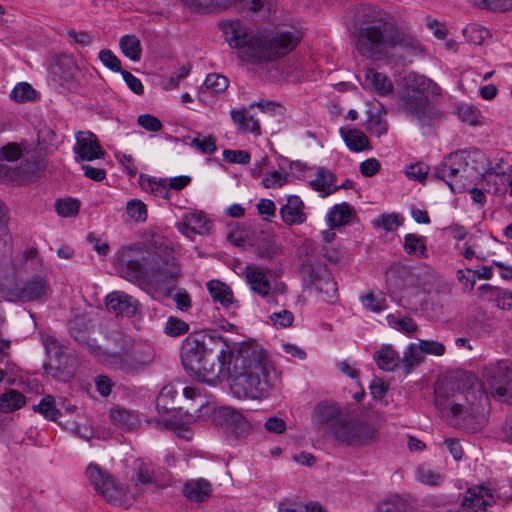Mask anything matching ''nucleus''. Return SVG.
Masks as SVG:
<instances>
[{"label": "nucleus", "mask_w": 512, "mask_h": 512, "mask_svg": "<svg viewBox=\"0 0 512 512\" xmlns=\"http://www.w3.org/2000/svg\"><path fill=\"white\" fill-rule=\"evenodd\" d=\"M181 361L188 374L200 382L213 384L220 376L227 377L238 399H265L280 382L262 348L249 343L236 346L216 331L189 334L181 347Z\"/></svg>", "instance_id": "nucleus-1"}, {"label": "nucleus", "mask_w": 512, "mask_h": 512, "mask_svg": "<svg viewBox=\"0 0 512 512\" xmlns=\"http://www.w3.org/2000/svg\"><path fill=\"white\" fill-rule=\"evenodd\" d=\"M353 21L355 48L367 59H382L396 47L413 54L421 51L419 42L411 34L401 31L394 19L377 6L356 7Z\"/></svg>", "instance_id": "nucleus-2"}, {"label": "nucleus", "mask_w": 512, "mask_h": 512, "mask_svg": "<svg viewBox=\"0 0 512 512\" xmlns=\"http://www.w3.org/2000/svg\"><path fill=\"white\" fill-rule=\"evenodd\" d=\"M122 277L140 286L156 288L180 276L174 249L164 240L149 247L140 244L123 247L114 260Z\"/></svg>", "instance_id": "nucleus-3"}, {"label": "nucleus", "mask_w": 512, "mask_h": 512, "mask_svg": "<svg viewBox=\"0 0 512 512\" xmlns=\"http://www.w3.org/2000/svg\"><path fill=\"white\" fill-rule=\"evenodd\" d=\"M434 394L435 407L449 425L477 432L486 424L489 400L479 386L463 390L458 382L443 380Z\"/></svg>", "instance_id": "nucleus-4"}, {"label": "nucleus", "mask_w": 512, "mask_h": 512, "mask_svg": "<svg viewBox=\"0 0 512 512\" xmlns=\"http://www.w3.org/2000/svg\"><path fill=\"white\" fill-rule=\"evenodd\" d=\"M226 42L232 48H239L238 56L253 64L271 62L290 53L299 43L297 31L260 32L248 36L246 27L239 20L220 23Z\"/></svg>", "instance_id": "nucleus-5"}, {"label": "nucleus", "mask_w": 512, "mask_h": 512, "mask_svg": "<svg viewBox=\"0 0 512 512\" xmlns=\"http://www.w3.org/2000/svg\"><path fill=\"white\" fill-rule=\"evenodd\" d=\"M438 90L431 79L411 74L400 96V108L408 117L424 125L430 120L429 97L437 94Z\"/></svg>", "instance_id": "nucleus-6"}, {"label": "nucleus", "mask_w": 512, "mask_h": 512, "mask_svg": "<svg viewBox=\"0 0 512 512\" xmlns=\"http://www.w3.org/2000/svg\"><path fill=\"white\" fill-rule=\"evenodd\" d=\"M52 294L48 279L43 275H33L20 287H7L2 289L5 300L10 302H44Z\"/></svg>", "instance_id": "nucleus-7"}, {"label": "nucleus", "mask_w": 512, "mask_h": 512, "mask_svg": "<svg viewBox=\"0 0 512 512\" xmlns=\"http://www.w3.org/2000/svg\"><path fill=\"white\" fill-rule=\"evenodd\" d=\"M86 475L96 492L107 502L119 506L127 504L126 489L123 485L118 484L109 473L101 469L99 465L89 464Z\"/></svg>", "instance_id": "nucleus-8"}, {"label": "nucleus", "mask_w": 512, "mask_h": 512, "mask_svg": "<svg viewBox=\"0 0 512 512\" xmlns=\"http://www.w3.org/2000/svg\"><path fill=\"white\" fill-rule=\"evenodd\" d=\"M467 162L458 153H450L441 163L433 168L431 177L444 181L454 193H462L466 184L462 179V173L466 171Z\"/></svg>", "instance_id": "nucleus-9"}, {"label": "nucleus", "mask_w": 512, "mask_h": 512, "mask_svg": "<svg viewBox=\"0 0 512 512\" xmlns=\"http://www.w3.org/2000/svg\"><path fill=\"white\" fill-rule=\"evenodd\" d=\"M303 271L308 275L310 283L323 294L326 302L334 303L337 300V284L326 266L307 262Z\"/></svg>", "instance_id": "nucleus-10"}, {"label": "nucleus", "mask_w": 512, "mask_h": 512, "mask_svg": "<svg viewBox=\"0 0 512 512\" xmlns=\"http://www.w3.org/2000/svg\"><path fill=\"white\" fill-rule=\"evenodd\" d=\"M489 386L500 401L512 405V364L499 363L492 370Z\"/></svg>", "instance_id": "nucleus-11"}, {"label": "nucleus", "mask_w": 512, "mask_h": 512, "mask_svg": "<svg viewBox=\"0 0 512 512\" xmlns=\"http://www.w3.org/2000/svg\"><path fill=\"white\" fill-rule=\"evenodd\" d=\"M50 73L54 82L68 89L76 88L79 67L71 57H58L51 65Z\"/></svg>", "instance_id": "nucleus-12"}, {"label": "nucleus", "mask_w": 512, "mask_h": 512, "mask_svg": "<svg viewBox=\"0 0 512 512\" xmlns=\"http://www.w3.org/2000/svg\"><path fill=\"white\" fill-rule=\"evenodd\" d=\"M74 152L77 155V159L82 161L101 159L105 155V151L100 146L97 137L91 132L77 133Z\"/></svg>", "instance_id": "nucleus-13"}, {"label": "nucleus", "mask_w": 512, "mask_h": 512, "mask_svg": "<svg viewBox=\"0 0 512 512\" xmlns=\"http://www.w3.org/2000/svg\"><path fill=\"white\" fill-rule=\"evenodd\" d=\"M493 495L490 489L485 486H477L467 491L463 498L458 512H480L485 511L493 504Z\"/></svg>", "instance_id": "nucleus-14"}, {"label": "nucleus", "mask_w": 512, "mask_h": 512, "mask_svg": "<svg viewBox=\"0 0 512 512\" xmlns=\"http://www.w3.org/2000/svg\"><path fill=\"white\" fill-rule=\"evenodd\" d=\"M210 224V221L202 211L195 210L185 212L181 220L176 223V228L186 237H191L194 234L208 233Z\"/></svg>", "instance_id": "nucleus-15"}, {"label": "nucleus", "mask_w": 512, "mask_h": 512, "mask_svg": "<svg viewBox=\"0 0 512 512\" xmlns=\"http://www.w3.org/2000/svg\"><path fill=\"white\" fill-rule=\"evenodd\" d=\"M341 408L334 402L322 401L318 403L312 412V423L319 429L325 426L331 427V424L340 419Z\"/></svg>", "instance_id": "nucleus-16"}, {"label": "nucleus", "mask_w": 512, "mask_h": 512, "mask_svg": "<svg viewBox=\"0 0 512 512\" xmlns=\"http://www.w3.org/2000/svg\"><path fill=\"white\" fill-rule=\"evenodd\" d=\"M106 306L116 315L133 317L137 312L136 301L132 296L120 291H114L106 297Z\"/></svg>", "instance_id": "nucleus-17"}, {"label": "nucleus", "mask_w": 512, "mask_h": 512, "mask_svg": "<svg viewBox=\"0 0 512 512\" xmlns=\"http://www.w3.org/2000/svg\"><path fill=\"white\" fill-rule=\"evenodd\" d=\"M279 213L283 222L287 225L302 224L306 221L304 203L296 195L287 198V203L280 208Z\"/></svg>", "instance_id": "nucleus-18"}, {"label": "nucleus", "mask_w": 512, "mask_h": 512, "mask_svg": "<svg viewBox=\"0 0 512 512\" xmlns=\"http://www.w3.org/2000/svg\"><path fill=\"white\" fill-rule=\"evenodd\" d=\"M352 428L350 446H365L378 439V430L369 422L353 420Z\"/></svg>", "instance_id": "nucleus-19"}, {"label": "nucleus", "mask_w": 512, "mask_h": 512, "mask_svg": "<svg viewBox=\"0 0 512 512\" xmlns=\"http://www.w3.org/2000/svg\"><path fill=\"white\" fill-rule=\"evenodd\" d=\"M245 279L252 291L262 297L269 295L271 284L262 268L254 265H248L245 268Z\"/></svg>", "instance_id": "nucleus-20"}, {"label": "nucleus", "mask_w": 512, "mask_h": 512, "mask_svg": "<svg viewBox=\"0 0 512 512\" xmlns=\"http://www.w3.org/2000/svg\"><path fill=\"white\" fill-rule=\"evenodd\" d=\"M231 118L238 130L242 133H252L255 136L261 134V126L259 120L254 117L248 108L232 109Z\"/></svg>", "instance_id": "nucleus-21"}, {"label": "nucleus", "mask_w": 512, "mask_h": 512, "mask_svg": "<svg viewBox=\"0 0 512 512\" xmlns=\"http://www.w3.org/2000/svg\"><path fill=\"white\" fill-rule=\"evenodd\" d=\"M215 417L221 424L233 426L236 433H244L249 429V424L242 413L230 406H222L215 412Z\"/></svg>", "instance_id": "nucleus-22"}, {"label": "nucleus", "mask_w": 512, "mask_h": 512, "mask_svg": "<svg viewBox=\"0 0 512 512\" xmlns=\"http://www.w3.org/2000/svg\"><path fill=\"white\" fill-rule=\"evenodd\" d=\"M364 81L366 86L381 96H386L393 92V84L390 79L374 69L368 68L365 70Z\"/></svg>", "instance_id": "nucleus-23"}, {"label": "nucleus", "mask_w": 512, "mask_h": 512, "mask_svg": "<svg viewBox=\"0 0 512 512\" xmlns=\"http://www.w3.org/2000/svg\"><path fill=\"white\" fill-rule=\"evenodd\" d=\"M211 493V484L203 479L191 480L184 484L183 494L184 496L195 502L205 501Z\"/></svg>", "instance_id": "nucleus-24"}, {"label": "nucleus", "mask_w": 512, "mask_h": 512, "mask_svg": "<svg viewBox=\"0 0 512 512\" xmlns=\"http://www.w3.org/2000/svg\"><path fill=\"white\" fill-rule=\"evenodd\" d=\"M426 243L425 236L409 233L404 236L403 249L409 256L425 259L428 257Z\"/></svg>", "instance_id": "nucleus-25"}, {"label": "nucleus", "mask_w": 512, "mask_h": 512, "mask_svg": "<svg viewBox=\"0 0 512 512\" xmlns=\"http://www.w3.org/2000/svg\"><path fill=\"white\" fill-rule=\"evenodd\" d=\"M377 366L384 371H393L400 363L401 358L391 345H384L374 353Z\"/></svg>", "instance_id": "nucleus-26"}, {"label": "nucleus", "mask_w": 512, "mask_h": 512, "mask_svg": "<svg viewBox=\"0 0 512 512\" xmlns=\"http://www.w3.org/2000/svg\"><path fill=\"white\" fill-rule=\"evenodd\" d=\"M110 419L115 426L125 431L133 430L139 424L138 416L124 408L111 410Z\"/></svg>", "instance_id": "nucleus-27"}, {"label": "nucleus", "mask_w": 512, "mask_h": 512, "mask_svg": "<svg viewBox=\"0 0 512 512\" xmlns=\"http://www.w3.org/2000/svg\"><path fill=\"white\" fill-rule=\"evenodd\" d=\"M207 289L215 302L228 307L233 303V292L231 288L219 280H211L207 283Z\"/></svg>", "instance_id": "nucleus-28"}, {"label": "nucleus", "mask_w": 512, "mask_h": 512, "mask_svg": "<svg viewBox=\"0 0 512 512\" xmlns=\"http://www.w3.org/2000/svg\"><path fill=\"white\" fill-rule=\"evenodd\" d=\"M340 134L346 146L354 152H360L369 148L367 136L358 129H340Z\"/></svg>", "instance_id": "nucleus-29"}, {"label": "nucleus", "mask_w": 512, "mask_h": 512, "mask_svg": "<svg viewBox=\"0 0 512 512\" xmlns=\"http://www.w3.org/2000/svg\"><path fill=\"white\" fill-rule=\"evenodd\" d=\"M352 424L353 419L340 418L331 424L329 433L336 442L350 446Z\"/></svg>", "instance_id": "nucleus-30"}, {"label": "nucleus", "mask_w": 512, "mask_h": 512, "mask_svg": "<svg viewBox=\"0 0 512 512\" xmlns=\"http://www.w3.org/2000/svg\"><path fill=\"white\" fill-rule=\"evenodd\" d=\"M256 251L258 257L272 259L282 253V247L278 244L275 236L267 234L258 240Z\"/></svg>", "instance_id": "nucleus-31"}, {"label": "nucleus", "mask_w": 512, "mask_h": 512, "mask_svg": "<svg viewBox=\"0 0 512 512\" xmlns=\"http://www.w3.org/2000/svg\"><path fill=\"white\" fill-rule=\"evenodd\" d=\"M353 216V208L342 203L332 207L327 215V221L332 228L340 227L350 222Z\"/></svg>", "instance_id": "nucleus-32"}, {"label": "nucleus", "mask_w": 512, "mask_h": 512, "mask_svg": "<svg viewBox=\"0 0 512 512\" xmlns=\"http://www.w3.org/2000/svg\"><path fill=\"white\" fill-rule=\"evenodd\" d=\"M165 475L167 473L163 475L162 479H159L156 470L150 464L141 463L136 472V480L141 484H153L158 487H164L168 483Z\"/></svg>", "instance_id": "nucleus-33"}, {"label": "nucleus", "mask_w": 512, "mask_h": 512, "mask_svg": "<svg viewBox=\"0 0 512 512\" xmlns=\"http://www.w3.org/2000/svg\"><path fill=\"white\" fill-rule=\"evenodd\" d=\"M335 183V175L324 168H320L317 171L316 178L310 182L313 190L323 192L324 196L331 194L337 190L338 187L330 189Z\"/></svg>", "instance_id": "nucleus-34"}, {"label": "nucleus", "mask_w": 512, "mask_h": 512, "mask_svg": "<svg viewBox=\"0 0 512 512\" xmlns=\"http://www.w3.org/2000/svg\"><path fill=\"white\" fill-rule=\"evenodd\" d=\"M139 184L144 191L149 192L154 196L162 198H168L169 196V190L165 180L163 179L157 180L141 174L139 176Z\"/></svg>", "instance_id": "nucleus-35"}, {"label": "nucleus", "mask_w": 512, "mask_h": 512, "mask_svg": "<svg viewBox=\"0 0 512 512\" xmlns=\"http://www.w3.org/2000/svg\"><path fill=\"white\" fill-rule=\"evenodd\" d=\"M185 6L197 12H213L228 7L230 0H183Z\"/></svg>", "instance_id": "nucleus-36"}, {"label": "nucleus", "mask_w": 512, "mask_h": 512, "mask_svg": "<svg viewBox=\"0 0 512 512\" xmlns=\"http://www.w3.org/2000/svg\"><path fill=\"white\" fill-rule=\"evenodd\" d=\"M424 361V355L421 352L417 343L408 345L401 358V363L406 371L410 373L415 367L419 366Z\"/></svg>", "instance_id": "nucleus-37"}, {"label": "nucleus", "mask_w": 512, "mask_h": 512, "mask_svg": "<svg viewBox=\"0 0 512 512\" xmlns=\"http://www.w3.org/2000/svg\"><path fill=\"white\" fill-rule=\"evenodd\" d=\"M378 512H411V506L406 498L392 495L378 504Z\"/></svg>", "instance_id": "nucleus-38"}, {"label": "nucleus", "mask_w": 512, "mask_h": 512, "mask_svg": "<svg viewBox=\"0 0 512 512\" xmlns=\"http://www.w3.org/2000/svg\"><path fill=\"white\" fill-rule=\"evenodd\" d=\"M25 397L17 390H7L0 398L1 410L5 413L20 409L25 405Z\"/></svg>", "instance_id": "nucleus-39"}, {"label": "nucleus", "mask_w": 512, "mask_h": 512, "mask_svg": "<svg viewBox=\"0 0 512 512\" xmlns=\"http://www.w3.org/2000/svg\"><path fill=\"white\" fill-rule=\"evenodd\" d=\"M120 48L122 53L132 61H139L142 48L140 40L134 35H125L120 39Z\"/></svg>", "instance_id": "nucleus-40"}, {"label": "nucleus", "mask_w": 512, "mask_h": 512, "mask_svg": "<svg viewBox=\"0 0 512 512\" xmlns=\"http://www.w3.org/2000/svg\"><path fill=\"white\" fill-rule=\"evenodd\" d=\"M496 175L491 172H484L482 174L483 183L488 192H492L493 194L505 192L507 190L508 184L510 182V176L500 175L495 177Z\"/></svg>", "instance_id": "nucleus-41"}, {"label": "nucleus", "mask_w": 512, "mask_h": 512, "mask_svg": "<svg viewBox=\"0 0 512 512\" xmlns=\"http://www.w3.org/2000/svg\"><path fill=\"white\" fill-rule=\"evenodd\" d=\"M277 512H328L321 505L316 503L308 504L305 507V510L301 506V504L285 498L278 502Z\"/></svg>", "instance_id": "nucleus-42"}, {"label": "nucleus", "mask_w": 512, "mask_h": 512, "mask_svg": "<svg viewBox=\"0 0 512 512\" xmlns=\"http://www.w3.org/2000/svg\"><path fill=\"white\" fill-rule=\"evenodd\" d=\"M10 98L18 103L34 101L37 98V91L29 83L20 82L12 89Z\"/></svg>", "instance_id": "nucleus-43"}, {"label": "nucleus", "mask_w": 512, "mask_h": 512, "mask_svg": "<svg viewBox=\"0 0 512 512\" xmlns=\"http://www.w3.org/2000/svg\"><path fill=\"white\" fill-rule=\"evenodd\" d=\"M229 86V80L227 77L221 74L211 73L208 74L204 85L201 88V93L204 94L205 90L214 93H223Z\"/></svg>", "instance_id": "nucleus-44"}, {"label": "nucleus", "mask_w": 512, "mask_h": 512, "mask_svg": "<svg viewBox=\"0 0 512 512\" xmlns=\"http://www.w3.org/2000/svg\"><path fill=\"white\" fill-rule=\"evenodd\" d=\"M52 396H46L41 401L33 406V410L42 414L47 420L56 421L61 415V412L56 408Z\"/></svg>", "instance_id": "nucleus-45"}, {"label": "nucleus", "mask_w": 512, "mask_h": 512, "mask_svg": "<svg viewBox=\"0 0 512 512\" xmlns=\"http://www.w3.org/2000/svg\"><path fill=\"white\" fill-rule=\"evenodd\" d=\"M458 115L463 122L472 126L481 125L484 119L478 108L468 104H461L458 107Z\"/></svg>", "instance_id": "nucleus-46"}, {"label": "nucleus", "mask_w": 512, "mask_h": 512, "mask_svg": "<svg viewBox=\"0 0 512 512\" xmlns=\"http://www.w3.org/2000/svg\"><path fill=\"white\" fill-rule=\"evenodd\" d=\"M463 34L467 41L475 45H481L485 39L490 37L489 30L477 24L468 25L463 30Z\"/></svg>", "instance_id": "nucleus-47"}, {"label": "nucleus", "mask_w": 512, "mask_h": 512, "mask_svg": "<svg viewBox=\"0 0 512 512\" xmlns=\"http://www.w3.org/2000/svg\"><path fill=\"white\" fill-rule=\"evenodd\" d=\"M189 145L203 154H213L217 150L216 138L213 135L201 138V134L197 133V136L190 141Z\"/></svg>", "instance_id": "nucleus-48"}, {"label": "nucleus", "mask_w": 512, "mask_h": 512, "mask_svg": "<svg viewBox=\"0 0 512 512\" xmlns=\"http://www.w3.org/2000/svg\"><path fill=\"white\" fill-rule=\"evenodd\" d=\"M474 6L491 11H507L512 9V0H467Z\"/></svg>", "instance_id": "nucleus-49"}, {"label": "nucleus", "mask_w": 512, "mask_h": 512, "mask_svg": "<svg viewBox=\"0 0 512 512\" xmlns=\"http://www.w3.org/2000/svg\"><path fill=\"white\" fill-rule=\"evenodd\" d=\"M80 204L72 198L59 199L55 203V209L61 217H72L78 214Z\"/></svg>", "instance_id": "nucleus-50"}, {"label": "nucleus", "mask_w": 512, "mask_h": 512, "mask_svg": "<svg viewBox=\"0 0 512 512\" xmlns=\"http://www.w3.org/2000/svg\"><path fill=\"white\" fill-rule=\"evenodd\" d=\"M176 395V391H174L173 387L165 386L161 392L159 393L156 399V407L159 412H167L170 410H174L175 407L173 405V399Z\"/></svg>", "instance_id": "nucleus-51"}, {"label": "nucleus", "mask_w": 512, "mask_h": 512, "mask_svg": "<svg viewBox=\"0 0 512 512\" xmlns=\"http://www.w3.org/2000/svg\"><path fill=\"white\" fill-rule=\"evenodd\" d=\"M372 224L376 228H381L387 232H393L401 225V220L399 216L394 213L382 214L373 220Z\"/></svg>", "instance_id": "nucleus-52"}, {"label": "nucleus", "mask_w": 512, "mask_h": 512, "mask_svg": "<svg viewBox=\"0 0 512 512\" xmlns=\"http://www.w3.org/2000/svg\"><path fill=\"white\" fill-rule=\"evenodd\" d=\"M189 331V324L177 317H169L166 321L164 332L170 337H178Z\"/></svg>", "instance_id": "nucleus-53"}, {"label": "nucleus", "mask_w": 512, "mask_h": 512, "mask_svg": "<svg viewBox=\"0 0 512 512\" xmlns=\"http://www.w3.org/2000/svg\"><path fill=\"white\" fill-rule=\"evenodd\" d=\"M127 214L136 222H144L147 219L146 205L138 199H132L127 203Z\"/></svg>", "instance_id": "nucleus-54"}, {"label": "nucleus", "mask_w": 512, "mask_h": 512, "mask_svg": "<svg viewBox=\"0 0 512 512\" xmlns=\"http://www.w3.org/2000/svg\"><path fill=\"white\" fill-rule=\"evenodd\" d=\"M364 307L372 312H380L386 308V300L382 294L375 295L368 292L361 298Z\"/></svg>", "instance_id": "nucleus-55"}, {"label": "nucleus", "mask_w": 512, "mask_h": 512, "mask_svg": "<svg viewBox=\"0 0 512 512\" xmlns=\"http://www.w3.org/2000/svg\"><path fill=\"white\" fill-rule=\"evenodd\" d=\"M22 154L23 148L19 144L9 142L0 148V163H2L3 160L8 162L17 161L22 157Z\"/></svg>", "instance_id": "nucleus-56"}, {"label": "nucleus", "mask_w": 512, "mask_h": 512, "mask_svg": "<svg viewBox=\"0 0 512 512\" xmlns=\"http://www.w3.org/2000/svg\"><path fill=\"white\" fill-rule=\"evenodd\" d=\"M417 479L427 485H439L443 481L442 476L438 472L426 466H419Z\"/></svg>", "instance_id": "nucleus-57"}, {"label": "nucleus", "mask_w": 512, "mask_h": 512, "mask_svg": "<svg viewBox=\"0 0 512 512\" xmlns=\"http://www.w3.org/2000/svg\"><path fill=\"white\" fill-rule=\"evenodd\" d=\"M429 171H430V169L427 164L419 162V163L411 164L406 168V176L409 179L424 183L427 179V175H428Z\"/></svg>", "instance_id": "nucleus-58"}, {"label": "nucleus", "mask_w": 512, "mask_h": 512, "mask_svg": "<svg viewBox=\"0 0 512 512\" xmlns=\"http://www.w3.org/2000/svg\"><path fill=\"white\" fill-rule=\"evenodd\" d=\"M417 344L423 355L442 356L446 351L443 343L434 340H419Z\"/></svg>", "instance_id": "nucleus-59"}, {"label": "nucleus", "mask_w": 512, "mask_h": 512, "mask_svg": "<svg viewBox=\"0 0 512 512\" xmlns=\"http://www.w3.org/2000/svg\"><path fill=\"white\" fill-rule=\"evenodd\" d=\"M276 10L275 0H250V11L269 17Z\"/></svg>", "instance_id": "nucleus-60"}, {"label": "nucleus", "mask_w": 512, "mask_h": 512, "mask_svg": "<svg viewBox=\"0 0 512 512\" xmlns=\"http://www.w3.org/2000/svg\"><path fill=\"white\" fill-rule=\"evenodd\" d=\"M148 360H139L135 356L125 355L120 362V368L122 371L126 373H135L138 372L148 364Z\"/></svg>", "instance_id": "nucleus-61"}, {"label": "nucleus", "mask_w": 512, "mask_h": 512, "mask_svg": "<svg viewBox=\"0 0 512 512\" xmlns=\"http://www.w3.org/2000/svg\"><path fill=\"white\" fill-rule=\"evenodd\" d=\"M270 320L278 329L287 328L293 324L294 315L289 310L283 309L279 312L272 313L270 315Z\"/></svg>", "instance_id": "nucleus-62"}, {"label": "nucleus", "mask_w": 512, "mask_h": 512, "mask_svg": "<svg viewBox=\"0 0 512 512\" xmlns=\"http://www.w3.org/2000/svg\"><path fill=\"white\" fill-rule=\"evenodd\" d=\"M99 59L108 69L114 72H121V61L120 59L108 49L101 50L99 52Z\"/></svg>", "instance_id": "nucleus-63"}, {"label": "nucleus", "mask_w": 512, "mask_h": 512, "mask_svg": "<svg viewBox=\"0 0 512 512\" xmlns=\"http://www.w3.org/2000/svg\"><path fill=\"white\" fill-rule=\"evenodd\" d=\"M223 158L229 163L248 164L250 162V154L245 150H231L226 149L223 151Z\"/></svg>", "instance_id": "nucleus-64"}]
</instances>
